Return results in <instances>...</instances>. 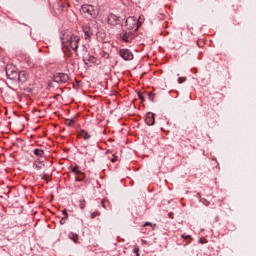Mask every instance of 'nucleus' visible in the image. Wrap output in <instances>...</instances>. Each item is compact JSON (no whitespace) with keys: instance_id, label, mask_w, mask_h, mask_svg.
Listing matches in <instances>:
<instances>
[{"instance_id":"a878e982","label":"nucleus","mask_w":256,"mask_h":256,"mask_svg":"<svg viewBox=\"0 0 256 256\" xmlns=\"http://www.w3.org/2000/svg\"><path fill=\"white\" fill-rule=\"evenodd\" d=\"M149 99H150V101H153V99H155V94L150 93L149 94Z\"/></svg>"},{"instance_id":"4468645a","label":"nucleus","mask_w":256,"mask_h":256,"mask_svg":"<svg viewBox=\"0 0 256 256\" xmlns=\"http://www.w3.org/2000/svg\"><path fill=\"white\" fill-rule=\"evenodd\" d=\"M34 155H36V157H43V155H45V151H43V149H35Z\"/></svg>"},{"instance_id":"f257e3e1","label":"nucleus","mask_w":256,"mask_h":256,"mask_svg":"<svg viewBox=\"0 0 256 256\" xmlns=\"http://www.w3.org/2000/svg\"><path fill=\"white\" fill-rule=\"evenodd\" d=\"M61 43L62 47L66 51H75L77 53V49L79 48V43H81V37L74 35L69 31L62 32L61 35Z\"/></svg>"},{"instance_id":"7c9ffc66","label":"nucleus","mask_w":256,"mask_h":256,"mask_svg":"<svg viewBox=\"0 0 256 256\" xmlns=\"http://www.w3.org/2000/svg\"><path fill=\"white\" fill-rule=\"evenodd\" d=\"M77 1V3H81V1H83V0H76Z\"/></svg>"},{"instance_id":"2f4dec72","label":"nucleus","mask_w":256,"mask_h":256,"mask_svg":"<svg viewBox=\"0 0 256 256\" xmlns=\"http://www.w3.org/2000/svg\"><path fill=\"white\" fill-rule=\"evenodd\" d=\"M201 243H205L204 240H202Z\"/></svg>"},{"instance_id":"39448f33","label":"nucleus","mask_w":256,"mask_h":256,"mask_svg":"<svg viewBox=\"0 0 256 256\" xmlns=\"http://www.w3.org/2000/svg\"><path fill=\"white\" fill-rule=\"evenodd\" d=\"M82 13H87L91 15V17H95L97 15V11H95V7L93 5L84 4L81 7Z\"/></svg>"},{"instance_id":"393cba45","label":"nucleus","mask_w":256,"mask_h":256,"mask_svg":"<svg viewBox=\"0 0 256 256\" xmlns=\"http://www.w3.org/2000/svg\"><path fill=\"white\" fill-rule=\"evenodd\" d=\"M133 253H135L136 256H139V247L134 248Z\"/></svg>"},{"instance_id":"ddd939ff","label":"nucleus","mask_w":256,"mask_h":256,"mask_svg":"<svg viewBox=\"0 0 256 256\" xmlns=\"http://www.w3.org/2000/svg\"><path fill=\"white\" fill-rule=\"evenodd\" d=\"M69 239H71L72 241H74V243H77V241H79V235H77V234L71 232V233L69 234Z\"/></svg>"},{"instance_id":"7ed1b4c3","label":"nucleus","mask_w":256,"mask_h":256,"mask_svg":"<svg viewBox=\"0 0 256 256\" xmlns=\"http://www.w3.org/2000/svg\"><path fill=\"white\" fill-rule=\"evenodd\" d=\"M97 33H99V28H97L95 24L84 28L85 39H91V37H93V35H97Z\"/></svg>"},{"instance_id":"f3484780","label":"nucleus","mask_w":256,"mask_h":256,"mask_svg":"<svg viewBox=\"0 0 256 256\" xmlns=\"http://www.w3.org/2000/svg\"><path fill=\"white\" fill-rule=\"evenodd\" d=\"M85 65H87V61L89 63H95V57L94 56H88L87 58H84Z\"/></svg>"},{"instance_id":"6e6552de","label":"nucleus","mask_w":256,"mask_h":256,"mask_svg":"<svg viewBox=\"0 0 256 256\" xmlns=\"http://www.w3.org/2000/svg\"><path fill=\"white\" fill-rule=\"evenodd\" d=\"M121 21H122L121 17H119L113 13H110L108 15V24L109 25H121Z\"/></svg>"},{"instance_id":"5701e85b","label":"nucleus","mask_w":256,"mask_h":256,"mask_svg":"<svg viewBox=\"0 0 256 256\" xmlns=\"http://www.w3.org/2000/svg\"><path fill=\"white\" fill-rule=\"evenodd\" d=\"M187 81V78H185V77H179L178 78V83H185Z\"/></svg>"},{"instance_id":"dca6fc26","label":"nucleus","mask_w":256,"mask_h":256,"mask_svg":"<svg viewBox=\"0 0 256 256\" xmlns=\"http://www.w3.org/2000/svg\"><path fill=\"white\" fill-rule=\"evenodd\" d=\"M43 167H45V164L43 162L34 163V169H43Z\"/></svg>"},{"instance_id":"6ab92c4d","label":"nucleus","mask_w":256,"mask_h":256,"mask_svg":"<svg viewBox=\"0 0 256 256\" xmlns=\"http://www.w3.org/2000/svg\"><path fill=\"white\" fill-rule=\"evenodd\" d=\"M72 173H74L75 175H79V173H81V170H79V166H74L72 167Z\"/></svg>"},{"instance_id":"c85d7f7f","label":"nucleus","mask_w":256,"mask_h":256,"mask_svg":"<svg viewBox=\"0 0 256 256\" xmlns=\"http://www.w3.org/2000/svg\"><path fill=\"white\" fill-rule=\"evenodd\" d=\"M173 212H170L169 214H168V217L170 218V219H173Z\"/></svg>"},{"instance_id":"f8f14e48","label":"nucleus","mask_w":256,"mask_h":256,"mask_svg":"<svg viewBox=\"0 0 256 256\" xmlns=\"http://www.w3.org/2000/svg\"><path fill=\"white\" fill-rule=\"evenodd\" d=\"M78 137H81L84 141H89V139H91V134L85 130H81L78 133Z\"/></svg>"},{"instance_id":"9d476101","label":"nucleus","mask_w":256,"mask_h":256,"mask_svg":"<svg viewBox=\"0 0 256 256\" xmlns=\"http://www.w3.org/2000/svg\"><path fill=\"white\" fill-rule=\"evenodd\" d=\"M29 79V74L25 71L18 72V77L16 80L20 81V83H25Z\"/></svg>"},{"instance_id":"0eeeda50","label":"nucleus","mask_w":256,"mask_h":256,"mask_svg":"<svg viewBox=\"0 0 256 256\" xmlns=\"http://www.w3.org/2000/svg\"><path fill=\"white\" fill-rule=\"evenodd\" d=\"M53 79L55 83H67L69 81V75L66 73H56Z\"/></svg>"},{"instance_id":"20e7f679","label":"nucleus","mask_w":256,"mask_h":256,"mask_svg":"<svg viewBox=\"0 0 256 256\" xmlns=\"http://www.w3.org/2000/svg\"><path fill=\"white\" fill-rule=\"evenodd\" d=\"M120 38L124 41V43H131V41L135 39V33H133L131 30H125L120 34Z\"/></svg>"},{"instance_id":"cd10ccee","label":"nucleus","mask_w":256,"mask_h":256,"mask_svg":"<svg viewBox=\"0 0 256 256\" xmlns=\"http://www.w3.org/2000/svg\"><path fill=\"white\" fill-rule=\"evenodd\" d=\"M111 162H112V163H116V162H117V156H114V157L111 159Z\"/></svg>"},{"instance_id":"1a4fd4ad","label":"nucleus","mask_w":256,"mask_h":256,"mask_svg":"<svg viewBox=\"0 0 256 256\" xmlns=\"http://www.w3.org/2000/svg\"><path fill=\"white\" fill-rule=\"evenodd\" d=\"M119 53H120V57H122L124 61L133 60V53L129 51V49H121Z\"/></svg>"},{"instance_id":"bb28decb","label":"nucleus","mask_w":256,"mask_h":256,"mask_svg":"<svg viewBox=\"0 0 256 256\" xmlns=\"http://www.w3.org/2000/svg\"><path fill=\"white\" fill-rule=\"evenodd\" d=\"M79 207L80 209H83L85 207V201H81Z\"/></svg>"},{"instance_id":"b1692460","label":"nucleus","mask_w":256,"mask_h":256,"mask_svg":"<svg viewBox=\"0 0 256 256\" xmlns=\"http://www.w3.org/2000/svg\"><path fill=\"white\" fill-rule=\"evenodd\" d=\"M109 202L107 201V200H102V207L104 208V209H107V204H108Z\"/></svg>"},{"instance_id":"423d86ee","label":"nucleus","mask_w":256,"mask_h":256,"mask_svg":"<svg viewBox=\"0 0 256 256\" xmlns=\"http://www.w3.org/2000/svg\"><path fill=\"white\" fill-rule=\"evenodd\" d=\"M126 27H128V29H135V31H137V29H139V20L135 19V17H129L126 20Z\"/></svg>"},{"instance_id":"aec40b11","label":"nucleus","mask_w":256,"mask_h":256,"mask_svg":"<svg viewBox=\"0 0 256 256\" xmlns=\"http://www.w3.org/2000/svg\"><path fill=\"white\" fill-rule=\"evenodd\" d=\"M63 214L65 217L60 220V225H65V222L67 221V212L64 211Z\"/></svg>"},{"instance_id":"c756f323","label":"nucleus","mask_w":256,"mask_h":256,"mask_svg":"<svg viewBox=\"0 0 256 256\" xmlns=\"http://www.w3.org/2000/svg\"><path fill=\"white\" fill-rule=\"evenodd\" d=\"M182 237H183L184 239H188V240L191 239V236H189V235H188V236L182 235Z\"/></svg>"},{"instance_id":"a211bd4d","label":"nucleus","mask_w":256,"mask_h":256,"mask_svg":"<svg viewBox=\"0 0 256 256\" xmlns=\"http://www.w3.org/2000/svg\"><path fill=\"white\" fill-rule=\"evenodd\" d=\"M76 181H83V179H85V173L80 172L78 174H76Z\"/></svg>"},{"instance_id":"2eb2a0df","label":"nucleus","mask_w":256,"mask_h":256,"mask_svg":"<svg viewBox=\"0 0 256 256\" xmlns=\"http://www.w3.org/2000/svg\"><path fill=\"white\" fill-rule=\"evenodd\" d=\"M75 119H67L65 121V124L67 125V127H75Z\"/></svg>"},{"instance_id":"4be33fe9","label":"nucleus","mask_w":256,"mask_h":256,"mask_svg":"<svg viewBox=\"0 0 256 256\" xmlns=\"http://www.w3.org/2000/svg\"><path fill=\"white\" fill-rule=\"evenodd\" d=\"M143 227H157V224H152L150 222H146Z\"/></svg>"},{"instance_id":"f03ea898","label":"nucleus","mask_w":256,"mask_h":256,"mask_svg":"<svg viewBox=\"0 0 256 256\" xmlns=\"http://www.w3.org/2000/svg\"><path fill=\"white\" fill-rule=\"evenodd\" d=\"M6 75L11 81H17L19 77V72L17 71V67L13 64L6 65Z\"/></svg>"},{"instance_id":"9b49d317","label":"nucleus","mask_w":256,"mask_h":256,"mask_svg":"<svg viewBox=\"0 0 256 256\" xmlns=\"http://www.w3.org/2000/svg\"><path fill=\"white\" fill-rule=\"evenodd\" d=\"M145 121L148 125H154L155 123V116L153 113L149 112L146 115Z\"/></svg>"},{"instance_id":"412c9836","label":"nucleus","mask_w":256,"mask_h":256,"mask_svg":"<svg viewBox=\"0 0 256 256\" xmlns=\"http://www.w3.org/2000/svg\"><path fill=\"white\" fill-rule=\"evenodd\" d=\"M99 215H101V212L97 210L91 214V219H95V217H99Z\"/></svg>"}]
</instances>
